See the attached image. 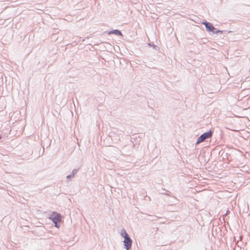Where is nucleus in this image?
Returning a JSON list of instances; mask_svg holds the SVG:
<instances>
[{"label":"nucleus","instance_id":"obj_1","mask_svg":"<svg viewBox=\"0 0 250 250\" xmlns=\"http://www.w3.org/2000/svg\"><path fill=\"white\" fill-rule=\"evenodd\" d=\"M49 219L52 220L54 223L55 227L57 228H60V224L62 221V216L60 213L54 211L50 215Z\"/></svg>","mask_w":250,"mask_h":250},{"label":"nucleus","instance_id":"obj_2","mask_svg":"<svg viewBox=\"0 0 250 250\" xmlns=\"http://www.w3.org/2000/svg\"><path fill=\"white\" fill-rule=\"evenodd\" d=\"M213 132L211 130L206 132L201 135L197 139L196 145L204 142L206 139L210 138L212 136Z\"/></svg>","mask_w":250,"mask_h":250},{"label":"nucleus","instance_id":"obj_3","mask_svg":"<svg viewBox=\"0 0 250 250\" xmlns=\"http://www.w3.org/2000/svg\"><path fill=\"white\" fill-rule=\"evenodd\" d=\"M123 243L124 248L126 250H129L131 249L132 244V241L129 236L124 238Z\"/></svg>","mask_w":250,"mask_h":250},{"label":"nucleus","instance_id":"obj_4","mask_svg":"<svg viewBox=\"0 0 250 250\" xmlns=\"http://www.w3.org/2000/svg\"><path fill=\"white\" fill-rule=\"evenodd\" d=\"M202 24L205 26L206 30L208 32H213L214 30H216V29L213 26V24L209 22L205 21L202 22Z\"/></svg>","mask_w":250,"mask_h":250},{"label":"nucleus","instance_id":"obj_5","mask_svg":"<svg viewBox=\"0 0 250 250\" xmlns=\"http://www.w3.org/2000/svg\"><path fill=\"white\" fill-rule=\"evenodd\" d=\"M110 34H114L117 36H122V37L123 36L121 31L118 29H114V30H110Z\"/></svg>","mask_w":250,"mask_h":250},{"label":"nucleus","instance_id":"obj_6","mask_svg":"<svg viewBox=\"0 0 250 250\" xmlns=\"http://www.w3.org/2000/svg\"><path fill=\"white\" fill-rule=\"evenodd\" d=\"M77 172H78V169H74L72 170L71 174H70L66 176V178L68 179H70V178L74 177L75 175L77 173Z\"/></svg>","mask_w":250,"mask_h":250},{"label":"nucleus","instance_id":"obj_7","mask_svg":"<svg viewBox=\"0 0 250 250\" xmlns=\"http://www.w3.org/2000/svg\"><path fill=\"white\" fill-rule=\"evenodd\" d=\"M121 235L124 238L127 237L129 236V235L128 234V233L126 232V230L123 229L121 231Z\"/></svg>","mask_w":250,"mask_h":250},{"label":"nucleus","instance_id":"obj_8","mask_svg":"<svg viewBox=\"0 0 250 250\" xmlns=\"http://www.w3.org/2000/svg\"><path fill=\"white\" fill-rule=\"evenodd\" d=\"M112 147V148H110V151L115 152L117 154L120 153L121 151L119 149H118V148H117L115 146H110V147Z\"/></svg>","mask_w":250,"mask_h":250},{"label":"nucleus","instance_id":"obj_9","mask_svg":"<svg viewBox=\"0 0 250 250\" xmlns=\"http://www.w3.org/2000/svg\"><path fill=\"white\" fill-rule=\"evenodd\" d=\"M223 31L222 30H216V31H213V34H218V33H223Z\"/></svg>","mask_w":250,"mask_h":250},{"label":"nucleus","instance_id":"obj_10","mask_svg":"<svg viewBox=\"0 0 250 250\" xmlns=\"http://www.w3.org/2000/svg\"><path fill=\"white\" fill-rule=\"evenodd\" d=\"M148 45H150V46H152V47H153L154 49H157L156 48L158 47V46H156V45L153 44H152V45H151L150 43H149V44H148Z\"/></svg>","mask_w":250,"mask_h":250},{"label":"nucleus","instance_id":"obj_11","mask_svg":"<svg viewBox=\"0 0 250 250\" xmlns=\"http://www.w3.org/2000/svg\"><path fill=\"white\" fill-rule=\"evenodd\" d=\"M162 194H165V195H168V196H170V195L169 194H167V193H166V192H164V193H162Z\"/></svg>","mask_w":250,"mask_h":250},{"label":"nucleus","instance_id":"obj_12","mask_svg":"<svg viewBox=\"0 0 250 250\" xmlns=\"http://www.w3.org/2000/svg\"><path fill=\"white\" fill-rule=\"evenodd\" d=\"M162 194H165V195H168V196H170V195L169 194H167V193H166V192H164V193H162Z\"/></svg>","mask_w":250,"mask_h":250},{"label":"nucleus","instance_id":"obj_13","mask_svg":"<svg viewBox=\"0 0 250 250\" xmlns=\"http://www.w3.org/2000/svg\"><path fill=\"white\" fill-rule=\"evenodd\" d=\"M2 138V135H0V140Z\"/></svg>","mask_w":250,"mask_h":250}]
</instances>
